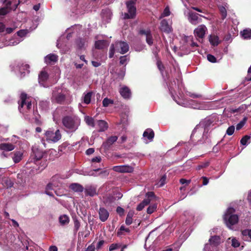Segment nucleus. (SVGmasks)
Here are the masks:
<instances>
[{
  "label": "nucleus",
  "mask_w": 251,
  "mask_h": 251,
  "mask_svg": "<svg viewBox=\"0 0 251 251\" xmlns=\"http://www.w3.org/2000/svg\"><path fill=\"white\" fill-rule=\"evenodd\" d=\"M64 130L68 133L75 132L80 125V120L75 116H65L62 119Z\"/></svg>",
  "instance_id": "1"
},
{
  "label": "nucleus",
  "mask_w": 251,
  "mask_h": 251,
  "mask_svg": "<svg viewBox=\"0 0 251 251\" xmlns=\"http://www.w3.org/2000/svg\"><path fill=\"white\" fill-rule=\"evenodd\" d=\"M235 213V209L234 208L229 207L223 216V220L225 224L229 228H231V226L237 224L239 221V216Z\"/></svg>",
  "instance_id": "2"
},
{
  "label": "nucleus",
  "mask_w": 251,
  "mask_h": 251,
  "mask_svg": "<svg viewBox=\"0 0 251 251\" xmlns=\"http://www.w3.org/2000/svg\"><path fill=\"white\" fill-rule=\"evenodd\" d=\"M128 50L129 46L126 42L124 41H117L110 46L109 57L112 58L114 56L115 51L121 54H125L127 52Z\"/></svg>",
  "instance_id": "3"
},
{
  "label": "nucleus",
  "mask_w": 251,
  "mask_h": 251,
  "mask_svg": "<svg viewBox=\"0 0 251 251\" xmlns=\"http://www.w3.org/2000/svg\"><path fill=\"white\" fill-rule=\"evenodd\" d=\"M135 4V2L132 0L126 1V5L128 12L124 13V19H133L135 18L136 15V8Z\"/></svg>",
  "instance_id": "4"
},
{
  "label": "nucleus",
  "mask_w": 251,
  "mask_h": 251,
  "mask_svg": "<svg viewBox=\"0 0 251 251\" xmlns=\"http://www.w3.org/2000/svg\"><path fill=\"white\" fill-rule=\"evenodd\" d=\"M45 135L47 141L53 143L58 142L62 137L59 129H57L55 132L51 130H48L45 132Z\"/></svg>",
  "instance_id": "5"
},
{
  "label": "nucleus",
  "mask_w": 251,
  "mask_h": 251,
  "mask_svg": "<svg viewBox=\"0 0 251 251\" xmlns=\"http://www.w3.org/2000/svg\"><path fill=\"white\" fill-rule=\"evenodd\" d=\"M118 139L117 136H111L107 138L105 141L103 142L101 145V149L103 150L104 152L109 151L112 145L115 143Z\"/></svg>",
  "instance_id": "6"
},
{
  "label": "nucleus",
  "mask_w": 251,
  "mask_h": 251,
  "mask_svg": "<svg viewBox=\"0 0 251 251\" xmlns=\"http://www.w3.org/2000/svg\"><path fill=\"white\" fill-rule=\"evenodd\" d=\"M26 99L27 95L25 93H22L21 95V102L19 103V106L18 107L20 112H22V108L25 106V108L27 110H29L31 108V102L30 101L26 102Z\"/></svg>",
  "instance_id": "7"
},
{
  "label": "nucleus",
  "mask_w": 251,
  "mask_h": 251,
  "mask_svg": "<svg viewBox=\"0 0 251 251\" xmlns=\"http://www.w3.org/2000/svg\"><path fill=\"white\" fill-rule=\"evenodd\" d=\"M199 16L205 18L201 15L190 11L188 13V19L192 25H196L198 23L201 22V19L199 18Z\"/></svg>",
  "instance_id": "8"
},
{
  "label": "nucleus",
  "mask_w": 251,
  "mask_h": 251,
  "mask_svg": "<svg viewBox=\"0 0 251 251\" xmlns=\"http://www.w3.org/2000/svg\"><path fill=\"white\" fill-rule=\"evenodd\" d=\"M113 170L121 173H130L133 171V168L129 165L116 166L113 167Z\"/></svg>",
  "instance_id": "9"
},
{
  "label": "nucleus",
  "mask_w": 251,
  "mask_h": 251,
  "mask_svg": "<svg viewBox=\"0 0 251 251\" xmlns=\"http://www.w3.org/2000/svg\"><path fill=\"white\" fill-rule=\"evenodd\" d=\"M60 184V176L58 175H55L51 177L50 182L47 184V188L53 189V187H59Z\"/></svg>",
  "instance_id": "10"
},
{
  "label": "nucleus",
  "mask_w": 251,
  "mask_h": 251,
  "mask_svg": "<svg viewBox=\"0 0 251 251\" xmlns=\"http://www.w3.org/2000/svg\"><path fill=\"white\" fill-rule=\"evenodd\" d=\"M207 30V28L204 25H201L198 26L194 30V34L195 36L199 38H203L205 35V32Z\"/></svg>",
  "instance_id": "11"
},
{
  "label": "nucleus",
  "mask_w": 251,
  "mask_h": 251,
  "mask_svg": "<svg viewBox=\"0 0 251 251\" xmlns=\"http://www.w3.org/2000/svg\"><path fill=\"white\" fill-rule=\"evenodd\" d=\"M119 92L122 97L125 99H129L131 97V90L126 86L120 88Z\"/></svg>",
  "instance_id": "12"
},
{
  "label": "nucleus",
  "mask_w": 251,
  "mask_h": 251,
  "mask_svg": "<svg viewBox=\"0 0 251 251\" xmlns=\"http://www.w3.org/2000/svg\"><path fill=\"white\" fill-rule=\"evenodd\" d=\"M99 215L100 220L102 222H105L109 216L108 211L104 207H100L99 211Z\"/></svg>",
  "instance_id": "13"
},
{
  "label": "nucleus",
  "mask_w": 251,
  "mask_h": 251,
  "mask_svg": "<svg viewBox=\"0 0 251 251\" xmlns=\"http://www.w3.org/2000/svg\"><path fill=\"white\" fill-rule=\"evenodd\" d=\"M160 29L162 31L167 33H169L172 31V28L166 19H163L161 21Z\"/></svg>",
  "instance_id": "14"
},
{
  "label": "nucleus",
  "mask_w": 251,
  "mask_h": 251,
  "mask_svg": "<svg viewBox=\"0 0 251 251\" xmlns=\"http://www.w3.org/2000/svg\"><path fill=\"white\" fill-rule=\"evenodd\" d=\"M202 132V131L195 128L191 135V140L199 142L202 138L203 134Z\"/></svg>",
  "instance_id": "15"
},
{
  "label": "nucleus",
  "mask_w": 251,
  "mask_h": 251,
  "mask_svg": "<svg viewBox=\"0 0 251 251\" xmlns=\"http://www.w3.org/2000/svg\"><path fill=\"white\" fill-rule=\"evenodd\" d=\"M33 156V159L34 162L40 160L43 157L44 152L42 151L39 150L37 148H34L32 149Z\"/></svg>",
  "instance_id": "16"
},
{
  "label": "nucleus",
  "mask_w": 251,
  "mask_h": 251,
  "mask_svg": "<svg viewBox=\"0 0 251 251\" xmlns=\"http://www.w3.org/2000/svg\"><path fill=\"white\" fill-rule=\"evenodd\" d=\"M15 145L10 143H3L0 144V150L3 151H10L15 149Z\"/></svg>",
  "instance_id": "17"
},
{
  "label": "nucleus",
  "mask_w": 251,
  "mask_h": 251,
  "mask_svg": "<svg viewBox=\"0 0 251 251\" xmlns=\"http://www.w3.org/2000/svg\"><path fill=\"white\" fill-rule=\"evenodd\" d=\"M208 243L217 248L221 243V238L217 235L212 236L209 239Z\"/></svg>",
  "instance_id": "18"
},
{
  "label": "nucleus",
  "mask_w": 251,
  "mask_h": 251,
  "mask_svg": "<svg viewBox=\"0 0 251 251\" xmlns=\"http://www.w3.org/2000/svg\"><path fill=\"white\" fill-rule=\"evenodd\" d=\"M97 125L99 128V132H103L106 130L108 128V123L104 120L97 121Z\"/></svg>",
  "instance_id": "19"
},
{
  "label": "nucleus",
  "mask_w": 251,
  "mask_h": 251,
  "mask_svg": "<svg viewBox=\"0 0 251 251\" xmlns=\"http://www.w3.org/2000/svg\"><path fill=\"white\" fill-rule=\"evenodd\" d=\"M108 46L107 41L104 40H100L95 42V48L98 50H102Z\"/></svg>",
  "instance_id": "20"
},
{
  "label": "nucleus",
  "mask_w": 251,
  "mask_h": 251,
  "mask_svg": "<svg viewBox=\"0 0 251 251\" xmlns=\"http://www.w3.org/2000/svg\"><path fill=\"white\" fill-rule=\"evenodd\" d=\"M58 56L54 54H50L47 55L45 58V62L47 64H50L51 63L57 62Z\"/></svg>",
  "instance_id": "21"
},
{
  "label": "nucleus",
  "mask_w": 251,
  "mask_h": 251,
  "mask_svg": "<svg viewBox=\"0 0 251 251\" xmlns=\"http://www.w3.org/2000/svg\"><path fill=\"white\" fill-rule=\"evenodd\" d=\"M209 41L210 44L213 46H218L221 42L218 36L211 34L209 37Z\"/></svg>",
  "instance_id": "22"
},
{
  "label": "nucleus",
  "mask_w": 251,
  "mask_h": 251,
  "mask_svg": "<svg viewBox=\"0 0 251 251\" xmlns=\"http://www.w3.org/2000/svg\"><path fill=\"white\" fill-rule=\"evenodd\" d=\"M70 188L75 192H82L84 190L83 187L78 183H72L70 185Z\"/></svg>",
  "instance_id": "23"
},
{
  "label": "nucleus",
  "mask_w": 251,
  "mask_h": 251,
  "mask_svg": "<svg viewBox=\"0 0 251 251\" xmlns=\"http://www.w3.org/2000/svg\"><path fill=\"white\" fill-rule=\"evenodd\" d=\"M146 196L147 198L144 199L142 201L145 206L148 205L150 203L151 199L154 198L155 197V195L153 192H148L146 194Z\"/></svg>",
  "instance_id": "24"
},
{
  "label": "nucleus",
  "mask_w": 251,
  "mask_h": 251,
  "mask_svg": "<svg viewBox=\"0 0 251 251\" xmlns=\"http://www.w3.org/2000/svg\"><path fill=\"white\" fill-rule=\"evenodd\" d=\"M49 78V75L48 73L45 71H42L39 75L38 80L39 82H45Z\"/></svg>",
  "instance_id": "25"
},
{
  "label": "nucleus",
  "mask_w": 251,
  "mask_h": 251,
  "mask_svg": "<svg viewBox=\"0 0 251 251\" xmlns=\"http://www.w3.org/2000/svg\"><path fill=\"white\" fill-rule=\"evenodd\" d=\"M143 136L151 140L154 136V131L151 128H148L144 132Z\"/></svg>",
  "instance_id": "26"
},
{
  "label": "nucleus",
  "mask_w": 251,
  "mask_h": 251,
  "mask_svg": "<svg viewBox=\"0 0 251 251\" xmlns=\"http://www.w3.org/2000/svg\"><path fill=\"white\" fill-rule=\"evenodd\" d=\"M85 194L87 196L93 197L97 194L96 188L90 186L85 189Z\"/></svg>",
  "instance_id": "27"
},
{
  "label": "nucleus",
  "mask_w": 251,
  "mask_h": 251,
  "mask_svg": "<svg viewBox=\"0 0 251 251\" xmlns=\"http://www.w3.org/2000/svg\"><path fill=\"white\" fill-rule=\"evenodd\" d=\"M240 34L245 39L251 38V29H245L240 32Z\"/></svg>",
  "instance_id": "28"
},
{
  "label": "nucleus",
  "mask_w": 251,
  "mask_h": 251,
  "mask_svg": "<svg viewBox=\"0 0 251 251\" xmlns=\"http://www.w3.org/2000/svg\"><path fill=\"white\" fill-rule=\"evenodd\" d=\"M84 121L88 126H92V127H95V124L94 118L86 116L84 117Z\"/></svg>",
  "instance_id": "29"
},
{
  "label": "nucleus",
  "mask_w": 251,
  "mask_h": 251,
  "mask_svg": "<svg viewBox=\"0 0 251 251\" xmlns=\"http://www.w3.org/2000/svg\"><path fill=\"white\" fill-rule=\"evenodd\" d=\"M65 95L62 93H59L55 96V100L57 103L62 104L65 100Z\"/></svg>",
  "instance_id": "30"
},
{
  "label": "nucleus",
  "mask_w": 251,
  "mask_h": 251,
  "mask_svg": "<svg viewBox=\"0 0 251 251\" xmlns=\"http://www.w3.org/2000/svg\"><path fill=\"white\" fill-rule=\"evenodd\" d=\"M59 221L61 225H65L69 223V218L66 215H61L59 218Z\"/></svg>",
  "instance_id": "31"
},
{
  "label": "nucleus",
  "mask_w": 251,
  "mask_h": 251,
  "mask_svg": "<svg viewBox=\"0 0 251 251\" xmlns=\"http://www.w3.org/2000/svg\"><path fill=\"white\" fill-rule=\"evenodd\" d=\"M23 153L20 151H16L14 153V156L13 157V161L15 163H19L22 158Z\"/></svg>",
  "instance_id": "32"
},
{
  "label": "nucleus",
  "mask_w": 251,
  "mask_h": 251,
  "mask_svg": "<svg viewBox=\"0 0 251 251\" xmlns=\"http://www.w3.org/2000/svg\"><path fill=\"white\" fill-rule=\"evenodd\" d=\"M92 92H89L85 95L83 99V102L86 104H88L91 102Z\"/></svg>",
  "instance_id": "33"
},
{
  "label": "nucleus",
  "mask_w": 251,
  "mask_h": 251,
  "mask_svg": "<svg viewBox=\"0 0 251 251\" xmlns=\"http://www.w3.org/2000/svg\"><path fill=\"white\" fill-rule=\"evenodd\" d=\"M220 14L221 15L222 19L224 20L226 18L227 16V12L225 7L221 6L219 7Z\"/></svg>",
  "instance_id": "34"
},
{
  "label": "nucleus",
  "mask_w": 251,
  "mask_h": 251,
  "mask_svg": "<svg viewBox=\"0 0 251 251\" xmlns=\"http://www.w3.org/2000/svg\"><path fill=\"white\" fill-rule=\"evenodd\" d=\"M216 250V248L209 243L205 244L203 248V251H215Z\"/></svg>",
  "instance_id": "35"
},
{
  "label": "nucleus",
  "mask_w": 251,
  "mask_h": 251,
  "mask_svg": "<svg viewBox=\"0 0 251 251\" xmlns=\"http://www.w3.org/2000/svg\"><path fill=\"white\" fill-rule=\"evenodd\" d=\"M156 208L157 204L156 203L151 204L147 208V212L149 214H151L156 210Z\"/></svg>",
  "instance_id": "36"
},
{
  "label": "nucleus",
  "mask_w": 251,
  "mask_h": 251,
  "mask_svg": "<svg viewBox=\"0 0 251 251\" xmlns=\"http://www.w3.org/2000/svg\"><path fill=\"white\" fill-rule=\"evenodd\" d=\"M138 33L140 35H145L147 38L149 34H151V32L150 29H141L139 30Z\"/></svg>",
  "instance_id": "37"
},
{
  "label": "nucleus",
  "mask_w": 251,
  "mask_h": 251,
  "mask_svg": "<svg viewBox=\"0 0 251 251\" xmlns=\"http://www.w3.org/2000/svg\"><path fill=\"white\" fill-rule=\"evenodd\" d=\"M77 48L79 50L84 49L85 42L83 39H80L76 41Z\"/></svg>",
  "instance_id": "38"
},
{
  "label": "nucleus",
  "mask_w": 251,
  "mask_h": 251,
  "mask_svg": "<svg viewBox=\"0 0 251 251\" xmlns=\"http://www.w3.org/2000/svg\"><path fill=\"white\" fill-rule=\"evenodd\" d=\"M73 220L74 223V231L76 232L80 226V224L76 218H74Z\"/></svg>",
  "instance_id": "39"
},
{
  "label": "nucleus",
  "mask_w": 251,
  "mask_h": 251,
  "mask_svg": "<svg viewBox=\"0 0 251 251\" xmlns=\"http://www.w3.org/2000/svg\"><path fill=\"white\" fill-rule=\"evenodd\" d=\"M146 43L149 45L151 46L153 45V39L152 35V34H149L148 36L146 38Z\"/></svg>",
  "instance_id": "40"
},
{
  "label": "nucleus",
  "mask_w": 251,
  "mask_h": 251,
  "mask_svg": "<svg viewBox=\"0 0 251 251\" xmlns=\"http://www.w3.org/2000/svg\"><path fill=\"white\" fill-rule=\"evenodd\" d=\"M251 138V136L249 135H245L243 136L240 140V143L242 145H246L249 140Z\"/></svg>",
  "instance_id": "41"
},
{
  "label": "nucleus",
  "mask_w": 251,
  "mask_h": 251,
  "mask_svg": "<svg viewBox=\"0 0 251 251\" xmlns=\"http://www.w3.org/2000/svg\"><path fill=\"white\" fill-rule=\"evenodd\" d=\"M113 101L110 99L105 98L102 101V105L104 107H107L109 104H113Z\"/></svg>",
  "instance_id": "42"
},
{
  "label": "nucleus",
  "mask_w": 251,
  "mask_h": 251,
  "mask_svg": "<svg viewBox=\"0 0 251 251\" xmlns=\"http://www.w3.org/2000/svg\"><path fill=\"white\" fill-rule=\"evenodd\" d=\"M189 97L193 98V99H197V98H200L201 97V95L197 93H194L190 92H188L187 94Z\"/></svg>",
  "instance_id": "43"
},
{
  "label": "nucleus",
  "mask_w": 251,
  "mask_h": 251,
  "mask_svg": "<svg viewBox=\"0 0 251 251\" xmlns=\"http://www.w3.org/2000/svg\"><path fill=\"white\" fill-rule=\"evenodd\" d=\"M9 11L10 10L8 9H7L6 7H5V6L1 7L0 8V15L5 16L7 13H9Z\"/></svg>",
  "instance_id": "44"
},
{
  "label": "nucleus",
  "mask_w": 251,
  "mask_h": 251,
  "mask_svg": "<svg viewBox=\"0 0 251 251\" xmlns=\"http://www.w3.org/2000/svg\"><path fill=\"white\" fill-rule=\"evenodd\" d=\"M241 232L243 236H248L251 239V229H245Z\"/></svg>",
  "instance_id": "45"
},
{
  "label": "nucleus",
  "mask_w": 251,
  "mask_h": 251,
  "mask_svg": "<svg viewBox=\"0 0 251 251\" xmlns=\"http://www.w3.org/2000/svg\"><path fill=\"white\" fill-rule=\"evenodd\" d=\"M235 130V127L233 126H230L226 130V133L228 135H232Z\"/></svg>",
  "instance_id": "46"
},
{
  "label": "nucleus",
  "mask_w": 251,
  "mask_h": 251,
  "mask_svg": "<svg viewBox=\"0 0 251 251\" xmlns=\"http://www.w3.org/2000/svg\"><path fill=\"white\" fill-rule=\"evenodd\" d=\"M170 15V11L168 7H165L163 12L161 14V17H164L169 16Z\"/></svg>",
  "instance_id": "47"
},
{
  "label": "nucleus",
  "mask_w": 251,
  "mask_h": 251,
  "mask_svg": "<svg viewBox=\"0 0 251 251\" xmlns=\"http://www.w3.org/2000/svg\"><path fill=\"white\" fill-rule=\"evenodd\" d=\"M207 59L209 62L212 63H215L217 61L216 58L214 55L210 54H208L207 55Z\"/></svg>",
  "instance_id": "48"
},
{
  "label": "nucleus",
  "mask_w": 251,
  "mask_h": 251,
  "mask_svg": "<svg viewBox=\"0 0 251 251\" xmlns=\"http://www.w3.org/2000/svg\"><path fill=\"white\" fill-rule=\"evenodd\" d=\"M231 245L234 248H237L240 246V244L239 241L235 238H233L231 241Z\"/></svg>",
  "instance_id": "49"
},
{
  "label": "nucleus",
  "mask_w": 251,
  "mask_h": 251,
  "mask_svg": "<svg viewBox=\"0 0 251 251\" xmlns=\"http://www.w3.org/2000/svg\"><path fill=\"white\" fill-rule=\"evenodd\" d=\"M246 118H244L243 120L240 122L236 126V130H239L241 129L245 124Z\"/></svg>",
  "instance_id": "50"
},
{
  "label": "nucleus",
  "mask_w": 251,
  "mask_h": 251,
  "mask_svg": "<svg viewBox=\"0 0 251 251\" xmlns=\"http://www.w3.org/2000/svg\"><path fill=\"white\" fill-rule=\"evenodd\" d=\"M157 66L159 70L162 73L164 70V66L162 64V62L160 60H158L157 62Z\"/></svg>",
  "instance_id": "51"
},
{
  "label": "nucleus",
  "mask_w": 251,
  "mask_h": 251,
  "mask_svg": "<svg viewBox=\"0 0 251 251\" xmlns=\"http://www.w3.org/2000/svg\"><path fill=\"white\" fill-rule=\"evenodd\" d=\"M125 231L126 232H130V230L129 229V228H126L125 227V226H122L120 227V229H119V231H118L117 234L118 235H121L122 234L121 233V231Z\"/></svg>",
  "instance_id": "52"
},
{
  "label": "nucleus",
  "mask_w": 251,
  "mask_h": 251,
  "mask_svg": "<svg viewBox=\"0 0 251 251\" xmlns=\"http://www.w3.org/2000/svg\"><path fill=\"white\" fill-rule=\"evenodd\" d=\"M116 212L119 214L120 216H122L124 214L125 210L122 207L118 206L116 209Z\"/></svg>",
  "instance_id": "53"
},
{
  "label": "nucleus",
  "mask_w": 251,
  "mask_h": 251,
  "mask_svg": "<svg viewBox=\"0 0 251 251\" xmlns=\"http://www.w3.org/2000/svg\"><path fill=\"white\" fill-rule=\"evenodd\" d=\"M17 33L19 36L23 37L25 36V35L27 33V32L25 30L22 29L18 31Z\"/></svg>",
  "instance_id": "54"
},
{
  "label": "nucleus",
  "mask_w": 251,
  "mask_h": 251,
  "mask_svg": "<svg viewBox=\"0 0 251 251\" xmlns=\"http://www.w3.org/2000/svg\"><path fill=\"white\" fill-rule=\"evenodd\" d=\"M127 61V57L126 56H121L120 58V64L121 65H124L126 63V62Z\"/></svg>",
  "instance_id": "55"
},
{
  "label": "nucleus",
  "mask_w": 251,
  "mask_h": 251,
  "mask_svg": "<svg viewBox=\"0 0 251 251\" xmlns=\"http://www.w3.org/2000/svg\"><path fill=\"white\" fill-rule=\"evenodd\" d=\"M191 8L194 10H196V11L201 12V13H205V10H204L203 9H201V8H198L197 7H194V6L191 7Z\"/></svg>",
  "instance_id": "56"
},
{
  "label": "nucleus",
  "mask_w": 251,
  "mask_h": 251,
  "mask_svg": "<svg viewBox=\"0 0 251 251\" xmlns=\"http://www.w3.org/2000/svg\"><path fill=\"white\" fill-rule=\"evenodd\" d=\"M3 4H5V7L8 9L9 10H11V5L12 4V1L11 0H7L6 2Z\"/></svg>",
  "instance_id": "57"
},
{
  "label": "nucleus",
  "mask_w": 251,
  "mask_h": 251,
  "mask_svg": "<svg viewBox=\"0 0 251 251\" xmlns=\"http://www.w3.org/2000/svg\"><path fill=\"white\" fill-rule=\"evenodd\" d=\"M145 205L141 202L140 203H139L137 207L136 210L138 211H141L144 207Z\"/></svg>",
  "instance_id": "58"
},
{
  "label": "nucleus",
  "mask_w": 251,
  "mask_h": 251,
  "mask_svg": "<svg viewBox=\"0 0 251 251\" xmlns=\"http://www.w3.org/2000/svg\"><path fill=\"white\" fill-rule=\"evenodd\" d=\"M95 151V150L94 148H89L87 149L86 151V154L87 155H91L93 154Z\"/></svg>",
  "instance_id": "59"
},
{
  "label": "nucleus",
  "mask_w": 251,
  "mask_h": 251,
  "mask_svg": "<svg viewBox=\"0 0 251 251\" xmlns=\"http://www.w3.org/2000/svg\"><path fill=\"white\" fill-rule=\"evenodd\" d=\"M179 182L181 184H189L190 182V180H187V179H185L184 178H181L179 180Z\"/></svg>",
  "instance_id": "60"
},
{
  "label": "nucleus",
  "mask_w": 251,
  "mask_h": 251,
  "mask_svg": "<svg viewBox=\"0 0 251 251\" xmlns=\"http://www.w3.org/2000/svg\"><path fill=\"white\" fill-rule=\"evenodd\" d=\"M118 246L116 244H112L109 247V251H112L115 250L118 248Z\"/></svg>",
  "instance_id": "61"
},
{
  "label": "nucleus",
  "mask_w": 251,
  "mask_h": 251,
  "mask_svg": "<svg viewBox=\"0 0 251 251\" xmlns=\"http://www.w3.org/2000/svg\"><path fill=\"white\" fill-rule=\"evenodd\" d=\"M101 158L100 156H97L92 159V162H100Z\"/></svg>",
  "instance_id": "62"
},
{
  "label": "nucleus",
  "mask_w": 251,
  "mask_h": 251,
  "mask_svg": "<svg viewBox=\"0 0 251 251\" xmlns=\"http://www.w3.org/2000/svg\"><path fill=\"white\" fill-rule=\"evenodd\" d=\"M201 178L203 180L202 184L203 185H207L208 184V182H209L208 179L206 177H205V176H202Z\"/></svg>",
  "instance_id": "63"
},
{
  "label": "nucleus",
  "mask_w": 251,
  "mask_h": 251,
  "mask_svg": "<svg viewBox=\"0 0 251 251\" xmlns=\"http://www.w3.org/2000/svg\"><path fill=\"white\" fill-rule=\"evenodd\" d=\"M95 247L93 245H91L88 247L86 251H95Z\"/></svg>",
  "instance_id": "64"
}]
</instances>
